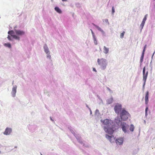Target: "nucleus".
I'll return each mask as SVG.
<instances>
[{"label":"nucleus","instance_id":"nucleus-45","mask_svg":"<svg viewBox=\"0 0 155 155\" xmlns=\"http://www.w3.org/2000/svg\"><path fill=\"white\" fill-rule=\"evenodd\" d=\"M41 155H43L41 153H40Z\"/></svg>","mask_w":155,"mask_h":155},{"label":"nucleus","instance_id":"nucleus-21","mask_svg":"<svg viewBox=\"0 0 155 155\" xmlns=\"http://www.w3.org/2000/svg\"><path fill=\"white\" fill-rule=\"evenodd\" d=\"M144 53H142V55H141V57L140 58V62H142V61H143L144 56Z\"/></svg>","mask_w":155,"mask_h":155},{"label":"nucleus","instance_id":"nucleus-36","mask_svg":"<svg viewBox=\"0 0 155 155\" xmlns=\"http://www.w3.org/2000/svg\"><path fill=\"white\" fill-rule=\"evenodd\" d=\"M90 110V114H92V111L91 109V108H89V110Z\"/></svg>","mask_w":155,"mask_h":155},{"label":"nucleus","instance_id":"nucleus-20","mask_svg":"<svg viewBox=\"0 0 155 155\" xmlns=\"http://www.w3.org/2000/svg\"><path fill=\"white\" fill-rule=\"evenodd\" d=\"M12 37L15 39H17L18 40H19V39H20L19 37L17 36L16 35H12Z\"/></svg>","mask_w":155,"mask_h":155},{"label":"nucleus","instance_id":"nucleus-24","mask_svg":"<svg viewBox=\"0 0 155 155\" xmlns=\"http://www.w3.org/2000/svg\"><path fill=\"white\" fill-rule=\"evenodd\" d=\"M4 45L9 48H11V44L10 43H5L4 44Z\"/></svg>","mask_w":155,"mask_h":155},{"label":"nucleus","instance_id":"nucleus-13","mask_svg":"<svg viewBox=\"0 0 155 155\" xmlns=\"http://www.w3.org/2000/svg\"><path fill=\"white\" fill-rule=\"evenodd\" d=\"M15 32L16 34L18 35H22L25 34V32L23 31L18 30H15Z\"/></svg>","mask_w":155,"mask_h":155},{"label":"nucleus","instance_id":"nucleus-4","mask_svg":"<svg viewBox=\"0 0 155 155\" xmlns=\"http://www.w3.org/2000/svg\"><path fill=\"white\" fill-rule=\"evenodd\" d=\"M148 68H143V89H144L145 85L146 83V80L147 78V75L148 74Z\"/></svg>","mask_w":155,"mask_h":155},{"label":"nucleus","instance_id":"nucleus-30","mask_svg":"<svg viewBox=\"0 0 155 155\" xmlns=\"http://www.w3.org/2000/svg\"><path fill=\"white\" fill-rule=\"evenodd\" d=\"M146 47H147V45H146L144 47V48H143V52H142V53H144V52H145V50H146Z\"/></svg>","mask_w":155,"mask_h":155},{"label":"nucleus","instance_id":"nucleus-46","mask_svg":"<svg viewBox=\"0 0 155 155\" xmlns=\"http://www.w3.org/2000/svg\"><path fill=\"white\" fill-rule=\"evenodd\" d=\"M144 122H145V120L144 121Z\"/></svg>","mask_w":155,"mask_h":155},{"label":"nucleus","instance_id":"nucleus-5","mask_svg":"<svg viewBox=\"0 0 155 155\" xmlns=\"http://www.w3.org/2000/svg\"><path fill=\"white\" fill-rule=\"evenodd\" d=\"M122 109L121 104L119 103L116 104L114 108L115 113L118 114H120Z\"/></svg>","mask_w":155,"mask_h":155},{"label":"nucleus","instance_id":"nucleus-8","mask_svg":"<svg viewBox=\"0 0 155 155\" xmlns=\"http://www.w3.org/2000/svg\"><path fill=\"white\" fill-rule=\"evenodd\" d=\"M69 129L70 130V131L71 132V133L73 134L75 136V137H76V139H77V140L81 144L83 143V142L81 140V137H78L77 136H75V133L73 130L72 129H71L70 128H69Z\"/></svg>","mask_w":155,"mask_h":155},{"label":"nucleus","instance_id":"nucleus-40","mask_svg":"<svg viewBox=\"0 0 155 155\" xmlns=\"http://www.w3.org/2000/svg\"><path fill=\"white\" fill-rule=\"evenodd\" d=\"M147 112H145V116H147Z\"/></svg>","mask_w":155,"mask_h":155},{"label":"nucleus","instance_id":"nucleus-38","mask_svg":"<svg viewBox=\"0 0 155 155\" xmlns=\"http://www.w3.org/2000/svg\"><path fill=\"white\" fill-rule=\"evenodd\" d=\"M93 70L94 71H95V72H97V71L96 70V69L95 68H93Z\"/></svg>","mask_w":155,"mask_h":155},{"label":"nucleus","instance_id":"nucleus-9","mask_svg":"<svg viewBox=\"0 0 155 155\" xmlns=\"http://www.w3.org/2000/svg\"><path fill=\"white\" fill-rule=\"evenodd\" d=\"M98 64L100 65H104L106 64V60L103 58L101 59H98Z\"/></svg>","mask_w":155,"mask_h":155},{"label":"nucleus","instance_id":"nucleus-17","mask_svg":"<svg viewBox=\"0 0 155 155\" xmlns=\"http://www.w3.org/2000/svg\"><path fill=\"white\" fill-rule=\"evenodd\" d=\"M104 53L106 54H107L109 51V49L104 46Z\"/></svg>","mask_w":155,"mask_h":155},{"label":"nucleus","instance_id":"nucleus-42","mask_svg":"<svg viewBox=\"0 0 155 155\" xmlns=\"http://www.w3.org/2000/svg\"><path fill=\"white\" fill-rule=\"evenodd\" d=\"M62 1H67V0H62Z\"/></svg>","mask_w":155,"mask_h":155},{"label":"nucleus","instance_id":"nucleus-33","mask_svg":"<svg viewBox=\"0 0 155 155\" xmlns=\"http://www.w3.org/2000/svg\"><path fill=\"white\" fill-rule=\"evenodd\" d=\"M47 58H48L50 59H51V56L50 54H48L47 56Z\"/></svg>","mask_w":155,"mask_h":155},{"label":"nucleus","instance_id":"nucleus-25","mask_svg":"<svg viewBox=\"0 0 155 155\" xmlns=\"http://www.w3.org/2000/svg\"><path fill=\"white\" fill-rule=\"evenodd\" d=\"M93 37L94 38V43L95 45H97V41L95 37L94 36V37Z\"/></svg>","mask_w":155,"mask_h":155},{"label":"nucleus","instance_id":"nucleus-2","mask_svg":"<svg viewBox=\"0 0 155 155\" xmlns=\"http://www.w3.org/2000/svg\"><path fill=\"white\" fill-rule=\"evenodd\" d=\"M123 120L119 116H117L115 120V122L118 126H120L122 130L125 133L129 134V131L128 130L129 127L128 125L126 123L122 122Z\"/></svg>","mask_w":155,"mask_h":155},{"label":"nucleus","instance_id":"nucleus-22","mask_svg":"<svg viewBox=\"0 0 155 155\" xmlns=\"http://www.w3.org/2000/svg\"><path fill=\"white\" fill-rule=\"evenodd\" d=\"M147 14H146V15H145L142 22H144V23L145 22V21L147 20Z\"/></svg>","mask_w":155,"mask_h":155},{"label":"nucleus","instance_id":"nucleus-15","mask_svg":"<svg viewBox=\"0 0 155 155\" xmlns=\"http://www.w3.org/2000/svg\"><path fill=\"white\" fill-rule=\"evenodd\" d=\"M44 49L45 52H46V53L47 54H48L49 52V51L48 50V49L47 47V45H45L44 46Z\"/></svg>","mask_w":155,"mask_h":155},{"label":"nucleus","instance_id":"nucleus-1","mask_svg":"<svg viewBox=\"0 0 155 155\" xmlns=\"http://www.w3.org/2000/svg\"><path fill=\"white\" fill-rule=\"evenodd\" d=\"M101 125L104 126L103 129L105 132L109 134H112L116 129L112 120L108 119L101 120Z\"/></svg>","mask_w":155,"mask_h":155},{"label":"nucleus","instance_id":"nucleus-18","mask_svg":"<svg viewBox=\"0 0 155 155\" xmlns=\"http://www.w3.org/2000/svg\"><path fill=\"white\" fill-rule=\"evenodd\" d=\"M54 9L57 12L59 13H61L62 12L61 9L58 7H55Z\"/></svg>","mask_w":155,"mask_h":155},{"label":"nucleus","instance_id":"nucleus-10","mask_svg":"<svg viewBox=\"0 0 155 155\" xmlns=\"http://www.w3.org/2000/svg\"><path fill=\"white\" fill-rule=\"evenodd\" d=\"M116 143L117 145H121L124 141V138L122 137H119L115 140Z\"/></svg>","mask_w":155,"mask_h":155},{"label":"nucleus","instance_id":"nucleus-37","mask_svg":"<svg viewBox=\"0 0 155 155\" xmlns=\"http://www.w3.org/2000/svg\"><path fill=\"white\" fill-rule=\"evenodd\" d=\"M105 21L107 22V23H109V22H108V20L107 19H106L105 20Z\"/></svg>","mask_w":155,"mask_h":155},{"label":"nucleus","instance_id":"nucleus-12","mask_svg":"<svg viewBox=\"0 0 155 155\" xmlns=\"http://www.w3.org/2000/svg\"><path fill=\"white\" fill-rule=\"evenodd\" d=\"M149 92L148 91H147L146 93L145 96V104L147 106L149 102Z\"/></svg>","mask_w":155,"mask_h":155},{"label":"nucleus","instance_id":"nucleus-26","mask_svg":"<svg viewBox=\"0 0 155 155\" xmlns=\"http://www.w3.org/2000/svg\"><path fill=\"white\" fill-rule=\"evenodd\" d=\"M14 33V31L12 30L10 31H8V34L9 35H13L12 34Z\"/></svg>","mask_w":155,"mask_h":155},{"label":"nucleus","instance_id":"nucleus-41","mask_svg":"<svg viewBox=\"0 0 155 155\" xmlns=\"http://www.w3.org/2000/svg\"><path fill=\"white\" fill-rule=\"evenodd\" d=\"M50 119L52 121H53V120L52 119V118H51V117H50Z\"/></svg>","mask_w":155,"mask_h":155},{"label":"nucleus","instance_id":"nucleus-19","mask_svg":"<svg viewBox=\"0 0 155 155\" xmlns=\"http://www.w3.org/2000/svg\"><path fill=\"white\" fill-rule=\"evenodd\" d=\"M134 127L133 124H131L130 128V131L133 132L134 130Z\"/></svg>","mask_w":155,"mask_h":155},{"label":"nucleus","instance_id":"nucleus-7","mask_svg":"<svg viewBox=\"0 0 155 155\" xmlns=\"http://www.w3.org/2000/svg\"><path fill=\"white\" fill-rule=\"evenodd\" d=\"M17 87V86L16 85H14L12 87L11 94L12 96L13 97H15L16 96Z\"/></svg>","mask_w":155,"mask_h":155},{"label":"nucleus","instance_id":"nucleus-3","mask_svg":"<svg viewBox=\"0 0 155 155\" xmlns=\"http://www.w3.org/2000/svg\"><path fill=\"white\" fill-rule=\"evenodd\" d=\"M119 116L123 121L126 120L130 116V114L124 108L122 109L119 114Z\"/></svg>","mask_w":155,"mask_h":155},{"label":"nucleus","instance_id":"nucleus-29","mask_svg":"<svg viewBox=\"0 0 155 155\" xmlns=\"http://www.w3.org/2000/svg\"><path fill=\"white\" fill-rule=\"evenodd\" d=\"M145 23L144 22H142L141 24L140 25V27H141V29H142L143 28Z\"/></svg>","mask_w":155,"mask_h":155},{"label":"nucleus","instance_id":"nucleus-31","mask_svg":"<svg viewBox=\"0 0 155 155\" xmlns=\"http://www.w3.org/2000/svg\"><path fill=\"white\" fill-rule=\"evenodd\" d=\"M112 13L113 14L115 12L114 8V7H113V6L112 7Z\"/></svg>","mask_w":155,"mask_h":155},{"label":"nucleus","instance_id":"nucleus-16","mask_svg":"<svg viewBox=\"0 0 155 155\" xmlns=\"http://www.w3.org/2000/svg\"><path fill=\"white\" fill-rule=\"evenodd\" d=\"M93 24L99 31H101L102 32H103V33L104 32V31L103 30H102L100 27H99V26H97V25H95L94 24Z\"/></svg>","mask_w":155,"mask_h":155},{"label":"nucleus","instance_id":"nucleus-14","mask_svg":"<svg viewBox=\"0 0 155 155\" xmlns=\"http://www.w3.org/2000/svg\"><path fill=\"white\" fill-rule=\"evenodd\" d=\"M113 100V99L112 97H111L110 98L107 99V104H111Z\"/></svg>","mask_w":155,"mask_h":155},{"label":"nucleus","instance_id":"nucleus-11","mask_svg":"<svg viewBox=\"0 0 155 155\" xmlns=\"http://www.w3.org/2000/svg\"><path fill=\"white\" fill-rule=\"evenodd\" d=\"M106 138L109 140L110 142L111 143H113L116 140L115 138L113 136H109L106 134L105 135Z\"/></svg>","mask_w":155,"mask_h":155},{"label":"nucleus","instance_id":"nucleus-27","mask_svg":"<svg viewBox=\"0 0 155 155\" xmlns=\"http://www.w3.org/2000/svg\"><path fill=\"white\" fill-rule=\"evenodd\" d=\"M125 32L124 31L123 32L121 33L120 35V37L121 38H123L124 37Z\"/></svg>","mask_w":155,"mask_h":155},{"label":"nucleus","instance_id":"nucleus-44","mask_svg":"<svg viewBox=\"0 0 155 155\" xmlns=\"http://www.w3.org/2000/svg\"><path fill=\"white\" fill-rule=\"evenodd\" d=\"M1 153V151H0V154Z\"/></svg>","mask_w":155,"mask_h":155},{"label":"nucleus","instance_id":"nucleus-6","mask_svg":"<svg viewBox=\"0 0 155 155\" xmlns=\"http://www.w3.org/2000/svg\"><path fill=\"white\" fill-rule=\"evenodd\" d=\"M12 132V129L11 128L6 127L3 134L5 135H9L11 134Z\"/></svg>","mask_w":155,"mask_h":155},{"label":"nucleus","instance_id":"nucleus-35","mask_svg":"<svg viewBox=\"0 0 155 155\" xmlns=\"http://www.w3.org/2000/svg\"><path fill=\"white\" fill-rule=\"evenodd\" d=\"M148 109V107H147L145 109V112H147Z\"/></svg>","mask_w":155,"mask_h":155},{"label":"nucleus","instance_id":"nucleus-39","mask_svg":"<svg viewBox=\"0 0 155 155\" xmlns=\"http://www.w3.org/2000/svg\"><path fill=\"white\" fill-rule=\"evenodd\" d=\"M86 107L89 110V108H90V107H89L87 105H86Z\"/></svg>","mask_w":155,"mask_h":155},{"label":"nucleus","instance_id":"nucleus-32","mask_svg":"<svg viewBox=\"0 0 155 155\" xmlns=\"http://www.w3.org/2000/svg\"><path fill=\"white\" fill-rule=\"evenodd\" d=\"M90 30H91V33H92L93 37H94V36H95L94 35V33L93 31H92V30L91 29Z\"/></svg>","mask_w":155,"mask_h":155},{"label":"nucleus","instance_id":"nucleus-23","mask_svg":"<svg viewBox=\"0 0 155 155\" xmlns=\"http://www.w3.org/2000/svg\"><path fill=\"white\" fill-rule=\"evenodd\" d=\"M99 114V110L98 109H96L95 112V115L97 116H98Z\"/></svg>","mask_w":155,"mask_h":155},{"label":"nucleus","instance_id":"nucleus-43","mask_svg":"<svg viewBox=\"0 0 155 155\" xmlns=\"http://www.w3.org/2000/svg\"><path fill=\"white\" fill-rule=\"evenodd\" d=\"M15 148H17V146H15Z\"/></svg>","mask_w":155,"mask_h":155},{"label":"nucleus","instance_id":"nucleus-34","mask_svg":"<svg viewBox=\"0 0 155 155\" xmlns=\"http://www.w3.org/2000/svg\"><path fill=\"white\" fill-rule=\"evenodd\" d=\"M7 38H8V39L9 40L11 41V37H10V36H9V35H8V37H7Z\"/></svg>","mask_w":155,"mask_h":155},{"label":"nucleus","instance_id":"nucleus-28","mask_svg":"<svg viewBox=\"0 0 155 155\" xmlns=\"http://www.w3.org/2000/svg\"><path fill=\"white\" fill-rule=\"evenodd\" d=\"M107 90L110 92V93L111 94L113 93L112 91L109 87H107Z\"/></svg>","mask_w":155,"mask_h":155}]
</instances>
